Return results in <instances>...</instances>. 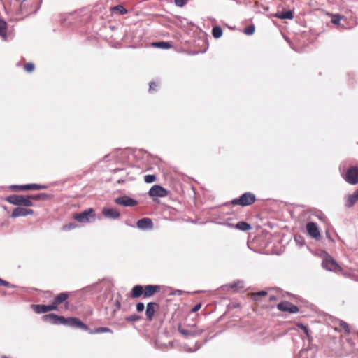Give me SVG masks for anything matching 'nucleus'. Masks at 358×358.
Returning <instances> with one entry per match:
<instances>
[{
  "instance_id": "obj_1",
  "label": "nucleus",
  "mask_w": 358,
  "mask_h": 358,
  "mask_svg": "<svg viewBox=\"0 0 358 358\" xmlns=\"http://www.w3.org/2000/svg\"><path fill=\"white\" fill-rule=\"evenodd\" d=\"M161 289L159 285H148L142 286L140 285H135L131 291V297L133 299L139 298L143 296V298H149L159 292Z\"/></svg>"
},
{
  "instance_id": "obj_2",
  "label": "nucleus",
  "mask_w": 358,
  "mask_h": 358,
  "mask_svg": "<svg viewBox=\"0 0 358 358\" xmlns=\"http://www.w3.org/2000/svg\"><path fill=\"white\" fill-rule=\"evenodd\" d=\"M31 196H23L20 195H11L6 198V201L9 203L23 206H32L33 203L31 201Z\"/></svg>"
},
{
  "instance_id": "obj_3",
  "label": "nucleus",
  "mask_w": 358,
  "mask_h": 358,
  "mask_svg": "<svg viewBox=\"0 0 358 358\" xmlns=\"http://www.w3.org/2000/svg\"><path fill=\"white\" fill-rule=\"evenodd\" d=\"M321 255L323 258L322 266L324 268L333 271L340 269L338 264L326 252L321 250Z\"/></svg>"
},
{
  "instance_id": "obj_4",
  "label": "nucleus",
  "mask_w": 358,
  "mask_h": 358,
  "mask_svg": "<svg viewBox=\"0 0 358 358\" xmlns=\"http://www.w3.org/2000/svg\"><path fill=\"white\" fill-rule=\"evenodd\" d=\"M73 217L78 222L89 223L95 218V214L92 208H88L80 213L75 214Z\"/></svg>"
},
{
  "instance_id": "obj_5",
  "label": "nucleus",
  "mask_w": 358,
  "mask_h": 358,
  "mask_svg": "<svg viewBox=\"0 0 358 358\" xmlns=\"http://www.w3.org/2000/svg\"><path fill=\"white\" fill-rule=\"evenodd\" d=\"M255 201V196L251 193H245L242 194L239 199H234L231 203L234 205H240L242 206L250 205Z\"/></svg>"
},
{
  "instance_id": "obj_6",
  "label": "nucleus",
  "mask_w": 358,
  "mask_h": 358,
  "mask_svg": "<svg viewBox=\"0 0 358 358\" xmlns=\"http://www.w3.org/2000/svg\"><path fill=\"white\" fill-rule=\"evenodd\" d=\"M69 297V294L67 292H62L59 293L58 295H57L52 302V306H54L55 307V310H58V306L62 304V303H65V308L66 309L69 308V302L67 301V299Z\"/></svg>"
},
{
  "instance_id": "obj_7",
  "label": "nucleus",
  "mask_w": 358,
  "mask_h": 358,
  "mask_svg": "<svg viewBox=\"0 0 358 358\" xmlns=\"http://www.w3.org/2000/svg\"><path fill=\"white\" fill-rule=\"evenodd\" d=\"M344 178L346 182L351 185L358 183V168L356 166L350 167L344 175Z\"/></svg>"
},
{
  "instance_id": "obj_8",
  "label": "nucleus",
  "mask_w": 358,
  "mask_h": 358,
  "mask_svg": "<svg viewBox=\"0 0 358 358\" xmlns=\"http://www.w3.org/2000/svg\"><path fill=\"white\" fill-rule=\"evenodd\" d=\"M64 325H68L70 327H76L80 328L83 330H90L88 326L85 324L83 322H81L79 319L76 317H68L65 318L64 320L62 321V324Z\"/></svg>"
},
{
  "instance_id": "obj_9",
  "label": "nucleus",
  "mask_w": 358,
  "mask_h": 358,
  "mask_svg": "<svg viewBox=\"0 0 358 358\" xmlns=\"http://www.w3.org/2000/svg\"><path fill=\"white\" fill-rule=\"evenodd\" d=\"M277 308L278 310L283 312H288L289 313H296L299 312V308L288 301H282L278 304Z\"/></svg>"
},
{
  "instance_id": "obj_10",
  "label": "nucleus",
  "mask_w": 358,
  "mask_h": 358,
  "mask_svg": "<svg viewBox=\"0 0 358 358\" xmlns=\"http://www.w3.org/2000/svg\"><path fill=\"white\" fill-rule=\"evenodd\" d=\"M159 309V304L155 302H150L146 306L145 316L149 322L152 321L155 312Z\"/></svg>"
},
{
  "instance_id": "obj_11",
  "label": "nucleus",
  "mask_w": 358,
  "mask_h": 358,
  "mask_svg": "<svg viewBox=\"0 0 358 358\" xmlns=\"http://www.w3.org/2000/svg\"><path fill=\"white\" fill-rule=\"evenodd\" d=\"M115 202L123 206L132 207L137 204V201L127 196H123L115 199Z\"/></svg>"
},
{
  "instance_id": "obj_12",
  "label": "nucleus",
  "mask_w": 358,
  "mask_h": 358,
  "mask_svg": "<svg viewBox=\"0 0 358 358\" xmlns=\"http://www.w3.org/2000/svg\"><path fill=\"white\" fill-rule=\"evenodd\" d=\"M152 197H164L167 194V191L159 185L152 186L148 192Z\"/></svg>"
},
{
  "instance_id": "obj_13",
  "label": "nucleus",
  "mask_w": 358,
  "mask_h": 358,
  "mask_svg": "<svg viewBox=\"0 0 358 358\" xmlns=\"http://www.w3.org/2000/svg\"><path fill=\"white\" fill-rule=\"evenodd\" d=\"M32 310L38 314L40 313H45L49 311H52L55 310V307L52 306V304L49 305H41V304H33L31 305Z\"/></svg>"
},
{
  "instance_id": "obj_14",
  "label": "nucleus",
  "mask_w": 358,
  "mask_h": 358,
  "mask_svg": "<svg viewBox=\"0 0 358 358\" xmlns=\"http://www.w3.org/2000/svg\"><path fill=\"white\" fill-rule=\"evenodd\" d=\"M306 230L310 236L313 238H318L320 237V232L317 224L314 222H308L306 224Z\"/></svg>"
},
{
  "instance_id": "obj_15",
  "label": "nucleus",
  "mask_w": 358,
  "mask_h": 358,
  "mask_svg": "<svg viewBox=\"0 0 358 358\" xmlns=\"http://www.w3.org/2000/svg\"><path fill=\"white\" fill-rule=\"evenodd\" d=\"M44 321H48L53 324H62V321L64 320V317L59 316L54 313L45 315L43 316Z\"/></svg>"
},
{
  "instance_id": "obj_16",
  "label": "nucleus",
  "mask_w": 358,
  "mask_h": 358,
  "mask_svg": "<svg viewBox=\"0 0 358 358\" xmlns=\"http://www.w3.org/2000/svg\"><path fill=\"white\" fill-rule=\"evenodd\" d=\"M136 227L141 230H150L153 228V223L151 219L145 217L136 222Z\"/></svg>"
},
{
  "instance_id": "obj_17",
  "label": "nucleus",
  "mask_w": 358,
  "mask_h": 358,
  "mask_svg": "<svg viewBox=\"0 0 358 358\" xmlns=\"http://www.w3.org/2000/svg\"><path fill=\"white\" fill-rule=\"evenodd\" d=\"M34 211L32 209L17 207L13 210L11 214V217H24L29 215H32Z\"/></svg>"
},
{
  "instance_id": "obj_18",
  "label": "nucleus",
  "mask_w": 358,
  "mask_h": 358,
  "mask_svg": "<svg viewBox=\"0 0 358 358\" xmlns=\"http://www.w3.org/2000/svg\"><path fill=\"white\" fill-rule=\"evenodd\" d=\"M11 189H17L20 190H29V189H34L38 190L45 189V187L37 184H30V185H13L10 187Z\"/></svg>"
},
{
  "instance_id": "obj_19",
  "label": "nucleus",
  "mask_w": 358,
  "mask_h": 358,
  "mask_svg": "<svg viewBox=\"0 0 358 358\" xmlns=\"http://www.w3.org/2000/svg\"><path fill=\"white\" fill-rule=\"evenodd\" d=\"M103 215L108 218L117 219L120 217V213L115 208H104L102 210Z\"/></svg>"
},
{
  "instance_id": "obj_20",
  "label": "nucleus",
  "mask_w": 358,
  "mask_h": 358,
  "mask_svg": "<svg viewBox=\"0 0 358 358\" xmlns=\"http://www.w3.org/2000/svg\"><path fill=\"white\" fill-rule=\"evenodd\" d=\"M346 206L352 207L358 201V189L352 194H349L345 197Z\"/></svg>"
},
{
  "instance_id": "obj_21",
  "label": "nucleus",
  "mask_w": 358,
  "mask_h": 358,
  "mask_svg": "<svg viewBox=\"0 0 358 358\" xmlns=\"http://www.w3.org/2000/svg\"><path fill=\"white\" fill-rule=\"evenodd\" d=\"M273 16L281 20H292L294 17V13L292 10H287L285 12H278L273 14Z\"/></svg>"
},
{
  "instance_id": "obj_22",
  "label": "nucleus",
  "mask_w": 358,
  "mask_h": 358,
  "mask_svg": "<svg viewBox=\"0 0 358 358\" xmlns=\"http://www.w3.org/2000/svg\"><path fill=\"white\" fill-rule=\"evenodd\" d=\"M250 299L255 301H259L262 297H265L267 296V292L266 291H259L257 292H252L249 294Z\"/></svg>"
},
{
  "instance_id": "obj_23",
  "label": "nucleus",
  "mask_w": 358,
  "mask_h": 358,
  "mask_svg": "<svg viewBox=\"0 0 358 358\" xmlns=\"http://www.w3.org/2000/svg\"><path fill=\"white\" fill-rule=\"evenodd\" d=\"M110 306L113 308L111 316L114 317L116 312L118 311L121 308V303L119 300L111 301L110 302Z\"/></svg>"
},
{
  "instance_id": "obj_24",
  "label": "nucleus",
  "mask_w": 358,
  "mask_h": 358,
  "mask_svg": "<svg viewBox=\"0 0 358 358\" xmlns=\"http://www.w3.org/2000/svg\"><path fill=\"white\" fill-rule=\"evenodd\" d=\"M236 228L243 231H249L252 229L251 226L245 222H239L236 223Z\"/></svg>"
},
{
  "instance_id": "obj_25",
  "label": "nucleus",
  "mask_w": 358,
  "mask_h": 358,
  "mask_svg": "<svg viewBox=\"0 0 358 358\" xmlns=\"http://www.w3.org/2000/svg\"><path fill=\"white\" fill-rule=\"evenodd\" d=\"M178 331L185 337L194 336L197 334L196 332L182 329L180 325L178 327Z\"/></svg>"
},
{
  "instance_id": "obj_26",
  "label": "nucleus",
  "mask_w": 358,
  "mask_h": 358,
  "mask_svg": "<svg viewBox=\"0 0 358 358\" xmlns=\"http://www.w3.org/2000/svg\"><path fill=\"white\" fill-rule=\"evenodd\" d=\"M90 334H101V333H106L111 332V330L108 327H98L94 329V330L90 329L87 330Z\"/></svg>"
},
{
  "instance_id": "obj_27",
  "label": "nucleus",
  "mask_w": 358,
  "mask_h": 358,
  "mask_svg": "<svg viewBox=\"0 0 358 358\" xmlns=\"http://www.w3.org/2000/svg\"><path fill=\"white\" fill-rule=\"evenodd\" d=\"M152 45L157 48H162V49H169L171 47V43L169 42H157L153 43Z\"/></svg>"
},
{
  "instance_id": "obj_28",
  "label": "nucleus",
  "mask_w": 358,
  "mask_h": 358,
  "mask_svg": "<svg viewBox=\"0 0 358 358\" xmlns=\"http://www.w3.org/2000/svg\"><path fill=\"white\" fill-rule=\"evenodd\" d=\"M212 34L214 38H219L222 35V30L220 27H215L213 28Z\"/></svg>"
},
{
  "instance_id": "obj_29",
  "label": "nucleus",
  "mask_w": 358,
  "mask_h": 358,
  "mask_svg": "<svg viewBox=\"0 0 358 358\" xmlns=\"http://www.w3.org/2000/svg\"><path fill=\"white\" fill-rule=\"evenodd\" d=\"M6 23L0 20V36L4 37L6 36Z\"/></svg>"
},
{
  "instance_id": "obj_30",
  "label": "nucleus",
  "mask_w": 358,
  "mask_h": 358,
  "mask_svg": "<svg viewBox=\"0 0 358 358\" xmlns=\"http://www.w3.org/2000/svg\"><path fill=\"white\" fill-rule=\"evenodd\" d=\"M113 10L117 11L120 14H124L127 12V10L121 5H118V6L113 7Z\"/></svg>"
},
{
  "instance_id": "obj_31",
  "label": "nucleus",
  "mask_w": 358,
  "mask_h": 358,
  "mask_svg": "<svg viewBox=\"0 0 358 358\" xmlns=\"http://www.w3.org/2000/svg\"><path fill=\"white\" fill-rule=\"evenodd\" d=\"M144 180L146 183H152L156 180V176L155 175H146Z\"/></svg>"
},
{
  "instance_id": "obj_32",
  "label": "nucleus",
  "mask_w": 358,
  "mask_h": 358,
  "mask_svg": "<svg viewBox=\"0 0 358 358\" xmlns=\"http://www.w3.org/2000/svg\"><path fill=\"white\" fill-rule=\"evenodd\" d=\"M340 327L345 331L346 334H349L350 333V327L348 323L342 322L340 324Z\"/></svg>"
},
{
  "instance_id": "obj_33",
  "label": "nucleus",
  "mask_w": 358,
  "mask_h": 358,
  "mask_svg": "<svg viewBox=\"0 0 358 358\" xmlns=\"http://www.w3.org/2000/svg\"><path fill=\"white\" fill-rule=\"evenodd\" d=\"M141 320V317L137 315H132L126 318L127 322H135Z\"/></svg>"
},
{
  "instance_id": "obj_34",
  "label": "nucleus",
  "mask_w": 358,
  "mask_h": 358,
  "mask_svg": "<svg viewBox=\"0 0 358 358\" xmlns=\"http://www.w3.org/2000/svg\"><path fill=\"white\" fill-rule=\"evenodd\" d=\"M254 32H255V27L254 26H248L244 30V33L247 35H252Z\"/></svg>"
},
{
  "instance_id": "obj_35",
  "label": "nucleus",
  "mask_w": 358,
  "mask_h": 358,
  "mask_svg": "<svg viewBox=\"0 0 358 358\" xmlns=\"http://www.w3.org/2000/svg\"><path fill=\"white\" fill-rule=\"evenodd\" d=\"M342 17L338 15H334L332 16L331 22L335 24H339L340 20Z\"/></svg>"
},
{
  "instance_id": "obj_36",
  "label": "nucleus",
  "mask_w": 358,
  "mask_h": 358,
  "mask_svg": "<svg viewBox=\"0 0 358 358\" xmlns=\"http://www.w3.org/2000/svg\"><path fill=\"white\" fill-rule=\"evenodd\" d=\"M24 69L27 71V72H31L34 71V65L33 63H27V64H25L24 66Z\"/></svg>"
},
{
  "instance_id": "obj_37",
  "label": "nucleus",
  "mask_w": 358,
  "mask_h": 358,
  "mask_svg": "<svg viewBox=\"0 0 358 358\" xmlns=\"http://www.w3.org/2000/svg\"><path fill=\"white\" fill-rule=\"evenodd\" d=\"M175 3L177 6L182 7L185 4H186L187 0H174Z\"/></svg>"
},
{
  "instance_id": "obj_38",
  "label": "nucleus",
  "mask_w": 358,
  "mask_h": 358,
  "mask_svg": "<svg viewBox=\"0 0 358 358\" xmlns=\"http://www.w3.org/2000/svg\"><path fill=\"white\" fill-rule=\"evenodd\" d=\"M136 308L138 312H142L145 308L144 304L141 302H139L136 304Z\"/></svg>"
},
{
  "instance_id": "obj_39",
  "label": "nucleus",
  "mask_w": 358,
  "mask_h": 358,
  "mask_svg": "<svg viewBox=\"0 0 358 358\" xmlns=\"http://www.w3.org/2000/svg\"><path fill=\"white\" fill-rule=\"evenodd\" d=\"M299 328L303 330L304 333L306 334V336L308 337L309 336V334H308V329L307 327H306L305 325L302 324H299L297 325Z\"/></svg>"
},
{
  "instance_id": "obj_40",
  "label": "nucleus",
  "mask_w": 358,
  "mask_h": 358,
  "mask_svg": "<svg viewBox=\"0 0 358 358\" xmlns=\"http://www.w3.org/2000/svg\"><path fill=\"white\" fill-rule=\"evenodd\" d=\"M201 307V303H198L196 305H195L191 310V312L192 313H196L197 312Z\"/></svg>"
},
{
  "instance_id": "obj_41",
  "label": "nucleus",
  "mask_w": 358,
  "mask_h": 358,
  "mask_svg": "<svg viewBox=\"0 0 358 358\" xmlns=\"http://www.w3.org/2000/svg\"><path fill=\"white\" fill-rule=\"evenodd\" d=\"M157 86V85L156 84V83H155V82H151V83H150V89H149V90H150V91L155 90V88Z\"/></svg>"
},
{
  "instance_id": "obj_42",
  "label": "nucleus",
  "mask_w": 358,
  "mask_h": 358,
  "mask_svg": "<svg viewBox=\"0 0 358 358\" xmlns=\"http://www.w3.org/2000/svg\"><path fill=\"white\" fill-rule=\"evenodd\" d=\"M8 285H9L8 282L4 281L3 280L0 278V286H1V285L8 286Z\"/></svg>"
},
{
  "instance_id": "obj_43",
  "label": "nucleus",
  "mask_w": 358,
  "mask_h": 358,
  "mask_svg": "<svg viewBox=\"0 0 358 358\" xmlns=\"http://www.w3.org/2000/svg\"><path fill=\"white\" fill-rule=\"evenodd\" d=\"M31 198V199H40L42 196V194H38V195H36V196H30Z\"/></svg>"
},
{
  "instance_id": "obj_44",
  "label": "nucleus",
  "mask_w": 358,
  "mask_h": 358,
  "mask_svg": "<svg viewBox=\"0 0 358 358\" xmlns=\"http://www.w3.org/2000/svg\"><path fill=\"white\" fill-rule=\"evenodd\" d=\"M276 299V297L274 296V295H272V296H269V301H274Z\"/></svg>"
},
{
  "instance_id": "obj_45",
  "label": "nucleus",
  "mask_w": 358,
  "mask_h": 358,
  "mask_svg": "<svg viewBox=\"0 0 358 358\" xmlns=\"http://www.w3.org/2000/svg\"><path fill=\"white\" fill-rule=\"evenodd\" d=\"M231 287H236V285L235 284H233V285H231Z\"/></svg>"
}]
</instances>
